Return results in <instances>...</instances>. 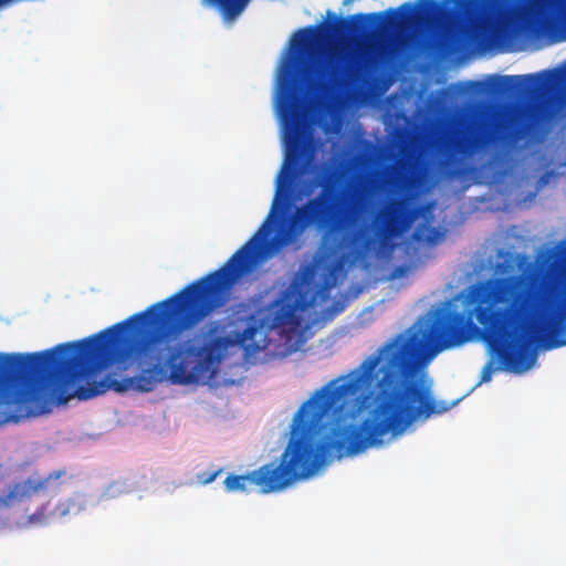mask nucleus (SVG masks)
Here are the masks:
<instances>
[{
    "label": "nucleus",
    "mask_w": 566,
    "mask_h": 566,
    "mask_svg": "<svg viewBox=\"0 0 566 566\" xmlns=\"http://www.w3.org/2000/svg\"><path fill=\"white\" fill-rule=\"evenodd\" d=\"M455 8L464 15L484 20L500 21L507 18L515 9L516 0H452Z\"/></svg>",
    "instance_id": "obj_6"
},
{
    "label": "nucleus",
    "mask_w": 566,
    "mask_h": 566,
    "mask_svg": "<svg viewBox=\"0 0 566 566\" xmlns=\"http://www.w3.org/2000/svg\"><path fill=\"white\" fill-rule=\"evenodd\" d=\"M66 474L55 470L43 479H27L8 485L0 496V527L13 518L23 527L44 526L54 518H62L82 510L76 499L70 497L52 504L45 500L48 493H56L61 483L56 481Z\"/></svg>",
    "instance_id": "obj_4"
},
{
    "label": "nucleus",
    "mask_w": 566,
    "mask_h": 566,
    "mask_svg": "<svg viewBox=\"0 0 566 566\" xmlns=\"http://www.w3.org/2000/svg\"><path fill=\"white\" fill-rule=\"evenodd\" d=\"M319 36L308 27L291 40L292 52L282 67L276 97V112L282 122L286 144V166L277 179L271 211L259 231L218 270L188 284L170 297L97 333V373L113 363H125L133 356L151 365L134 377L117 379L112 375L97 381V396L108 390L125 392L136 389L149 392L169 378L188 385L211 379L229 348H243L245 357L268 347L263 322L245 302L235 307L245 313L247 326L241 332L224 334L222 321L207 322L191 337L182 339L214 311L223 307L234 284L250 273L262 249L276 251L293 242L307 228L322 233L321 290L328 292L338 279L345 262L359 259L371 247L399 235L412 221L407 198L390 197L373 216L368 190L363 184L352 191L337 189L329 181L319 184L318 193L297 207L286 226L266 240L268 224L279 205L285 207L293 181L304 174L313 158L310 129L314 97L333 84L342 83L360 70L361 62L353 54L337 52L325 59L313 73L307 54Z\"/></svg>",
    "instance_id": "obj_1"
},
{
    "label": "nucleus",
    "mask_w": 566,
    "mask_h": 566,
    "mask_svg": "<svg viewBox=\"0 0 566 566\" xmlns=\"http://www.w3.org/2000/svg\"><path fill=\"white\" fill-rule=\"evenodd\" d=\"M298 325L295 306L279 302L271 311V327L282 332H293Z\"/></svg>",
    "instance_id": "obj_9"
},
{
    "label": "nucleus",
    "mask_w": 566,
    "mask_h": 566,
    "mask_svg": "<svg viewBox=\"0 0 566 566\" xmlns=\"http://www.w3.org/2000/svg\"><path fill=\"white\" fill-rule=\"evenodd\" d=\"M486 140L485 134L481 132H469L449 137L446 139L443 147L448 157L453 154L468 156L478 151Z\"/></svg>",
    "instance_id": "obj_8"
},
{
    "label": "nucleus",
    "mask_w": 566,
    "mask_h": 566,
    "mask_svg": "<svg viewBox=\"0 0 566 566\" xmlns=\"http://www.w3.org/2000/svg\"><path fill=\"white\" fill-rule=\"evenodd\" d=\"M356 389L355 384H342L338 378L316 390L295 413L291 438L280 462L264 464L247 474L228 475L226 491L244 492L249 485H255L264 494L277 492L311 476L322 465L325 452L333 451L336 458H343L336 440L349 424L339 426L337 421L356 415L348 399Z\"/></svg>",
    "instance_id": "obj_3"
},
{
    "label": "nucleus",
    "mask_w": 566,
    "mask_h": 566,
    "mask_svg": "<svg viewBox=\"0 0 566 566\" xmlns=\"http://www.w3.org/2000/svg\"><path fill=\"white\" fill-rule=\"evenodd\" d=\"M545 6L552 12H559L565 7V0H545Z\"/></svg>",
    "instance_id": "obj_13"
},
{
    "label": "nucleus",
    "mask_w": 566,
    "mask_h": 566,
    "mask_svg": "<svg viewBox=\"0 0 566 566\" xmlns=\"http://www.w3.org/2000/svg\"><path fill=\"white\" fill-rule=\"evenodd\" d=\"M217 4L222 12L229 17L234 18L240 14L247 7L249 0H211Z\"/></svg>",
    "instance_id": "obj_11"
},
{
    "label": "nucleus",
    "mask_w": 566,
    "mask_h": 566,
    "mask_svg": "<svg viewBox=\"0 0 566 566\" xmlns=\"http://www.w3.org/2000/svg\"><path fill=\"white\" fill-rule=\"evenodd\" d=\"M422 4L413 6L403 3L398 10L386 12L358 13L350 20H337L329 27L331 33L339 34L345 32L365 33L370 28L382 25H413L432 19L440 10L433 0H421Z\"/></svg>",
    "instance_id": "obj_5"
},
{
    "label": "nucleus",
    "mask_w": 566,
    "mask_h": 566,
    "mask_svg": "<svg viewBox=\"0 0 566 566\" xmlns=\"http://www.w3.org/2000/svg\"><path fill=\"white\" fill-rule=\"evenodd\" d=\"M428 175V166L426 164H417L409 171L402 174L398 178V187L400 189L417 188L424 181Z\"/></svg>",
    "instance_id": "obj_10"
},
{
    "label": "nucleus",
    "mask_w": 566,
    "mask_h": 566,
    "mask_svg": "<svg viewBox=\"0 0 566 566\" xmlns=\"http://www.w3.org/2000/svg\"><path fill=\"white\" fill-rule=\"evenodd\" d=\"M555 76L548 74L535 73L527 75H505L502 76L500 92L515 95L535 96L542 93Z\"/></svg>",
    "instance_id": "obj_7"
},
{
    "label": "nucleus",
    "mask_w": 566,
    "mask_h": 566,
    "mask_svg": "<svg viewBox=\"0 0 566 566\" xmlns=\"http://www.w3.org/2000/svg\"><path fill=\"white\" fill-rule=\"evenodd\" d=\"M462 310L441 311L430 326H411L367 356L342 384H355L348 396L356 415L368 409L360 424L339 432L340 455H356L380 446L387 433L402 434L413 422L454 407L437 401L427 374L442 350L483 336L500 363H486L480 382L494 370L527 371L536 361L535 343L552 349L566 345V263L556 252L528 262L515 274L472 285L461 298Z\"/></svg>",
    "instance_id": "obj_2"
},
{
    "label": "nucleus",
    "mask_w": 566,
    "mask_h": 566,
    "mask_svg": "<svg viewBox=\"0 0 566 566\" xmlns=\"http://www.w3.org/2000/svg\"><path fill=\"white\" fill-rule=\"evenodd\" d=\"M536 113H537V114H538V116H539V115H541V113H543V108H542V107H538V108L536 109Z\"/></svg>",
    "instance_id": "obj_15"
},
{
    "label": "nucleus",
    "mask_w": 566,
    "mask_h": 566,
    "mask_svg": "<svg viewBox=\"0 0 566 566\" xmlns=\"http://www.w3.org/2000/svg\"><path fill=\"white\" fill-rule=\"evenodd\" d=\"M221 469L217 470L216 472L209 474L207 478H203L202 482L205 484L211 483L212 481H214V479L219 475Z\"/></svg>",
    "instance_id": "obj_14"
},
{
    "label": "nucleus",
    "mask_w": 566,
    "mask_h": 566,
    "mask_svg": "<svg viewBox=\"0 0 566 566\" xmlns=\"http://www.w3.org/2000/svg\"><path fill=\"white\" fill-rule=\"evenodd\" d=\"M461 46L462 42L459 38H447L440 44V52L446 56L453 55L461 50Z\"/></svg>",
    "instance_id": "obj_12"
}]
</instances>
